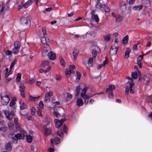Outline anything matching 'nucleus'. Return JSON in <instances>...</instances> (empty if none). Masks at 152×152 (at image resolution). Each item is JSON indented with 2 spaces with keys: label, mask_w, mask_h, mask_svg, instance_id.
Instances as JSON below:
<instances>
[{
  "label": "nucleus",
  "mask_w": 152,
  "mask_h": 152,
  "mask_svg": "<svg viewBox=\"0 0 152 152\" xmlns=\"http://www.w3.org/2000/svg\"><path fill=\"white\" fill-rule=\"evenodd\" d=\"M24 4L23 2H21V4L19 5L18 9L20 10L21 9L22 7H24Z\"/></svg>",
  "instance_id": "052dcab7"
},
{
  "label": "nucleus",
  "mask_w": 152,
  "mask_h": 152,
  "mask_svg": "<svg viewBox=\"0 0 152 152\" xmlns=\"http://www.w3.org/2000/svg\"><path fill=\"white\" fill-rule=\"evenodd\" d=\"M15 103V100L14 99H13L11 101L10 103V105L11 107L13 106L14 105Z\"/></svg>",
  "instance_id": "49530a36"
},
{
  "label": "nucleus",
  "mask_w": 152,
  "mask_h": 152,
  "mask_svg": "<svg viewBox=\"0 0 152 152\" xmlns=\"http://www.w3.org/2000/svg\"><path fill=\"white\" fill-rule=\"evenodd\" d=\"M25 86L22 83L21 84L19 88V91L20 92L21 95L23 97L25 96L24 94Z\"/></svg>",
  "instance_id": "2eb2a0df"
},
{
  "label": "nucleus",
  "mask_w": 152,
  "mask_h": 152,
  "mask_svg": "<svg viewBox=\"0 0 152 152\" xmlns=\"http://www.w3.org/2000/svg\"><path fill=\"white\" fill-rule=\"evenodd\" d=\"M32 3L31 0H28L24 4V7L27 8L28 6L31 5Z\"/></svg>",
  "instance_id": "5701e85b"
},
{
  "label": "nucleus",
  "mask_w": 152,
  "mask_h": 152,
  "mask_svg": "<svg viewBox=\"0 0 152 152\" xmlns=\"http://www.w3.org/2000/svg\"><path fill=\"white\" fill-rule=\"evenodd\" d=\"M92 55L93 58H95L97 55V52L96 49H93L92 52Z\"/></svg>",
  "instance_id": "58836bf2"
},
{
  "label": "nucleus",
  "mask_w": 152,
  "mask_h": 152,
  "mask_svg": "<svg viewBox=\"0 0 152 152\" xmlns=\"http://www.w3.org/2000/svg\"><path fill=\"white\" fill-rule=\"evenodd\" d=\"M80 90V86H78L77 87L76 90V92L77 93L76 94V96L78 95L79 94V92Z\"/></svg>",
  "instance_id": "de8ad7c7"
},
{
  "label": "nucleus",
  "mask_w": 152,
  "mask_h": 152,
  "mask_svg": "<svg viewBox=\"0 0 152 152\" xmlns=\"http://www.w3.org/2000/svg\"><path fill=\"white\" fill-rule=\"evenodd\" d=\"M59 60L61 63V65L63 67H64L65 66V62L61 56H59Z\"/></svg>",
  "instance_id": "c85d7f7f"
},
{
  "label": "nucleus",
  "mask_w": 152,
  "mask_h": 152,
  "mask_svg": "<svg viewBox=\"0 0 152 152\" xmlns=\"http://www.w3.org/2000/svg\"><path fill=\"white\" fill-rule=\"evenodd\" d=\"M108 62V60L106 59L105 60H104L103 61V63L102 64H101L102 66H104L105 64H107Z\"/></svg>",
  "instance_id": "680f3d73"
},
{
  "label": "nucleus",
  "mask_w": 152,
  "mask_h": 152,
  "mask_svg": "<svg viewBox=\"0 0 152 152\" xmlns=\"http://www.w3.org/2000/svg\"><path fill=\"white\" fill-rule=\"evenodd\" d=\"M108 93V97L109 98H111L113 97V92H109Z\"/></svg>",
  "instance_id": "13d9d810"
},
{
  "label": "nucleus",
  "mask_w": 152,
  "mask_h": 152,
  "mask_svg": "<svg viewBox=\"0 0 152 152\" xmlns=\"http://www.w3.org/2000/svg\"><path fill=\"white\" fill-rule=\"evenodd\" d=\"M41 39V42L44 44H48V43L49 42V39H47L45 36H43L42 37Z\"/></svg>",
  "instance_id": "4be33fe9"
},
{
  "label": "nucleus",
  "mask_w": 152,
  "mask_h": 152,
  "mask_svg": "<svg viewBox=\"0 0 152 152\" xmlns=\"http://www.w3.org/2000/svg\"><path fill=\"white\" fill-rule=\"evenodd\" d=\"M6 149L7 151H10L12 149V146L10 142L7 143L5 145Z\"/></svg>",
  "instance_id": "b1692460"
},
{
  "label": "nucleus",
  "mask_w": 152,
  "mask_h": 152,
  "mask_svg": "<svg viewBox=\"0 0 152 152\" xmlns=\"http://www.w3.org/2000/svg\"><path fill=\"white\" fill-rule=\"evenodd\" d=\"M88 87H85L83 89L80 94V97L84 99V104H86L88 102L89 97L86 94L87 91L88 89Z\"/></svg>",
  "instance_id": "7ed1b4c3"
},
{
  "label": "nucleus",
  "mask_w": 152,
  "mask_h": 152,
  "mask_svg": "<svg viewBox=\"0 0 152 152\" xmlns=\"http://www.w3.org/2000/svg\"><path fill=\"white\" fill-rule=\"evenodd\" d=\"M21 77V75L20 73L18 74L17 77L16 79L18 81H20Z\"/></svg>",
  "instance_id": "864d4df0"
},
{
  "label": "nucleus",
  "mask_w": 152,
  "mask_h": 152,
  "mask_svg": "<svg viewBox=\"0 0 152 152\" xmlns=\"http://www.w3.org/2000/svg\"><path fill=\"white\" fill-rule=\"evenodd\" d=\"M49 64V62L48 61H43L40 65V67L45 68L46 66H48Z\"/></svg>",
  "instance_id": "a878e982"
},
{
  "label": "nucleus",
  "mask_w": 152,
  "mask_h": 152,
  "mask_svg": "<svg viewBox=\"0 0 152 152\" xmlns=\"http://www.w3.org/2000/svg\"><path fill=\"white\" fill-rule=\"evenodd\" d=\"M128 35H126L124 37L122 40V42L124 44H126L127 43L128 41Z\"/></svg>",
  "instance_id": "7c9ffc66"
},
{
  "label": "nucleus",
  "mask_w": 152,
  "mask_h": 152,
  "mask_svg": "<svg viewBox=\"0 0 152 152\" xmlns=\"http://www.w3.org/2000/svg\"><path fill=\"white\" fill-rule=\"evenodd\" d=\"M115 88V87L113 85H110L109 86V88L107 89L106 92L107 93H108L109 92H113Z\"/></svg>",
  "instance_id": "6ab92c4d"
},
{
  "label": "nucleus",
  "mask_w": 152,
  "mask_h": 152,
  "mask_svg": "<svg viewBox=\"0 0 152 152\" xmlns=\"http://www.w3.org/2000/svg\"><path fill=\"white\" fill-rule=\"evenodd\" d=\"M57 134L60 137H63V133L61 130L58 131L57 132Z\"/></svg>",
  "instance_id": "ea45409f"
},
{
  "label": "nucleus",
  "mask_w": 152,
  "mask_h": 152,
  "mask_svg": "<svg viewBox=\"0 0 152 152\" xmlns=\"http://www.w3.org/2000/svg\"><path fill=\"white\" fill-rule=\"evenodd\" d=\"M51 144H57L60 142V139L58 137H55L50 140Z\"/></svg>",
  "instance_id": "f3484780"
},
{
  "label": "nucleus",
  "mask_w": 152,
  "mask_h": 152,
  "mask_svg": "<svg viewBox=\"0 0 152 152\" xmlns=\"http://www.w3.org/2000/svg\"><path fill=\"white\" fill-rule=\"evenodd\" d=\"M65 119H62L61 120H58L57 119L54 120V123H55L56 127H59L65 121Z\"/></svg>",
  "instance_id": "f8f14e48"
},
{
  "label": "nucleus",
  "mask_w": 152,
  "mask_h": 152,
  "mask_svg": "<svg viewBox=\"0 0 152 152\" xmlns=\"http://www.w3.org/2000/svg\"><path fill=\"white\" fill-rule=\"evenodd\" d=\"M142 5H140L133 7L132 9L134 11H139L142 9Z\"/></svg>",
  "instance_id": "412c9836"
},
{
  "label": "nucleus",
  "mask_w": 152,
  "mask_h": 152,
  "mask_svg": "<svg viewBox=\"0 0 152 152\" xmlns=\"http://www.w3.org/2000/svg\"><path fill=\"white\" fill-rule=\"evenodd\" d=\"M111 15L114 18H116V22H120L123 20V18L119 15H116L114 12H112Z\"/></svg>",
  "instance_id": "ddd939ff"
},
{
  "label": "nucleus",
  "mask_w": 152,
  "mask_h": 152,
  "mask_svg": "<svg viewBox=\"0 0 152 152\" xmlns=\"http://www.w3.org/2000/svg\"><path fill=\"white\" fill-rule=\"evenodd\" d=\"M67 96L66 98V99L67 100H69L72 97V95L71 94L69 93H68L67 94Z\"/></svg>",
  "instance_id": "3c124183"
},
{
  "label": "nucleus",
  "mask_w": 152,
  "mask_h": 152,
  "mask_svg": "<svg viewBox=\"0 0 152 152\" xmlns=\"http://www.w3.org/2000/svg\"><path fill=\"white\" fill-rule=\"evenodd\" d=\"M38 110H37V112L38 115L39 116H42V114L41 110L39 109L38 108Z\"/></svg>",
  "instance_id": "774afa93"
},
{
  "label": "nucleus",
  "mask_w": 152,
  "mask_h": 152,
  "mask_svg": "<svg viewBox=\"0 0 152 152\" xmlns=\"http://www.w3.org/2000/svg\"><path fill=\"white\" fill-rule=\"evenodd\" d=\"M44 128L45 129V136H47L50 134L51 129L50 128H47L45 125L44 126Z\"/></svg>",
  "instance_id": "aec40b11"
},
{
  "label": "nucleus",
  "mask_w": 152,
  "mask_h": 152,
  "mask_svg": "<svg viewBox=\"0 0 152 152\" xmlns=\"http://www.w3.org/2000/svg\"><path fill=\"white\" fill-rule=\"evenodd\" d=\"M76 75L77 76V79L79 80L80 79L81 76L80 73L78 71H76Z\"/></svg>",
  "instance_id": "a18cd8bd"
},
{
  "label": "nucleus",
  "mask_w": 152,
  "mask_h": 152,
  "mask_svg": "<svg viewBox=\"0 0 152 152\" xmlns=\"http://www.w3.org/2000/svg\"><path fill=\"white\" fill-rule=\"evenodd\" d=\"M39 105L40 108H43L44 107V105L43 104V102L42 101H40L39 103Z\"/></svg>",
  "instance_id": "4d7b16f0"
},
{
  "label": "nucleus",
  "mask_w": 152,
  "mask_h": 152,
  "mask_svg": "<svg viewBox=\"0 0 152 152\" xmlns=\"http://www.w3.org/2000/svg\"><path fill=\"white\" fill-rule=\"evenodd\" d=\"M147 101L148 103L151 102L152 103V96L148 97V98Z\"/></svg>",
  "instance_id": "6e6d98bb"
},
{
  "label": "nucleus",
  "mask_w": 152,
  "mask_h": 152,
  "mask_svg": "<svg viewBox=\"0 0 152 152\" xmlns=\"http://www.w3.org/2000/svg\"><path fill=\"white\" fill-rule=\"evenodd\" d=\"M12 52L9 50H7L5 52V53L7 55H10Z\"/></svg>",
  "instance_id": "338daca9"
},
{
  "label": "nucleus",
  "mask_w": 152,
  "mask_h": 152,
  "mask_svg": "<svg viewBox=\"0 0 152 152\" xmlns=\"http://www.w3.org/2000/svg\"><path fill=\"white\" fill-rule=\"evenodd\" d=\"M36 99H38V97H32L31 96H30L29 97V100L30 101H35V100Z\"/></svg>",
  "instance_id": "09e8293b"
},
{
  "label": "nucleus",
  "mask_w": 152,
  "mask_h": 152,
  "mask_svg": "<svg viewBox=\"0 0 152 152\" xmlns=\"http://www.w3.org/2000/svg\"><path fill=\"white\" fill-rule=\"evenodd\" d=\"M50 97L49 96H48L47 95H46V94H45L44 101L45 102H49L50 101Z\"/></svg>",
  "instance_id": "c03bdc74"
},
{
  "label": "nucleus",
  "mask_w": 152,
  "mask_h": 152,
  "mask_svg": "<svg viewBox=\"0 0 152 152\" xmlns=\"http://www.w3.org/2000/svg\"><path fill=\"white\" fill-rule=\"evenodd\" d=\"M7 2L6 4L3 2L2 6H0V15H3L5 12L8 9L9 7L7 4Z\"/></svg>",
  "instance_id": "0eeeda50"
},
{
  "label": "nucleus",
  "mask_w": 152,
  "mask_h": 152,
  "mask_svg": "<svg viewBox=\"0 0 152 152\" xmlns=\"http://www.w3.org/2000/svg\"><path fill=\"white\" fill-rule=\"evenodd\" d=\"M4 112L6 118L9 120H12L14 116V111L13 110L10 112L8 110H5L4 111Z\"/></svg>",
  "instance_id": "39448f33"
},
{
  "label": "nucleus",
  "mask_w": 152,
  "mask_h": 152,
  "mask_svg": "<svg viewBox=\"0 0 152 152\" xmlns=\"http://www.w3.org/2000/svg\"><path fill=\"white\" fill-rule=\"evenodd\" d=\"M105 6V4L104 2L99 1H96L95 5L96 8L98 9H101L102 8H104Z\"/></svg>",
  "instance_id": "9b49d317"
},
{
  "label": "nucleus",
  "mask_w": 152,
  "mask_h": 152,
  "mask_svg": "<svg viewBox=\"0 0 152 152\" xmlns=\"http://www.w3.org/2000/svg\"><path fill=\"white\" fill-rule=\"evenodd\" d=\"M75 66L73 65H70L69 66V69H66L65 71V74L67 77H70V74L72 73H74L75 72L73 69L75 68Z\"/></svg>",
  "instance_id": "423d86ee"
},
{
  "label": "nucleus",
  "mask_w": 152,
  "mask_h": 152,
  "mask_svg": "<svg viewBox=\"0 0 152 152\" xmlns=\"http://www.w3.org/2000/svg\"><path fill=\"white\" fill-rule=\"evenodd\" d=\"M30 17H22L20 20L21 23L23 24H28L30 22Z\"/></svg>",
  "instance_id": "1a4fd4ad"
},
{
  "label": "nucleus",
  "mask_w": 152,
  "mask_h": 152,
  "mask_svg": "<svg viewBox=\"0 0 152 152\" xmlns=\"http://www.w3.org/2000/svg\"><path fill=\"white\" fill-rule=\"evenodd\" d=\"M78 54V52L77 51L74 50L73 52V55L74 58L75 59L76 58V56Z\"/></svg>",
  "instance_id": "79ce46f5"
},
{
  "label": "nucleus",
  "mask_w": 152,
  "mask_h": 152,
  "mask_svg": "<svg viewBox=\"0 0 152 152\" xmlns=\"http://www.w3.org/2000/svg\"><path fill=\"white\" fill-rule=\"evenodd\" d=\"M77 104L79 106H81L83 105V102L82 99L81 98L78 99L77 100Z\"/></svg>",
  "instance_id": "393cba45"
},
{
  "label": "nucleus",
  "mask_w": 152,
  "mask_h": 152,
  "mask_svg": "<svg viewBox=\"0 0 152 152\" xmlns=\"http://www.w3.org/2000/svg\"><path fill=\"white\" fill-rule=\"evenodd\" d=\"M53 94L52 92L50 91L48 92V93L46 94H46V95H47L48 96L50 97L53 95Z\"/></svg>",
  "instance_id": "e2e57ef3"
},
{
  "label": "nucleus",
  "mask_w": 152,
  "mask_h": 152,
  "mask_svg": "<svg viewBox=\"0 0 152 152\" xmlns=\"http://www.w3.org/2000/svg\"><path fill=\"white\" fill-rule=\"evenodd\" d=\"M130 52V50L128 49L126 50L125 53V57L126 58H128L129 56V53Z\"/></svg>",
  "instance_id": "f704fd0d"
},
{
  "label": "nucleus",
  "mask_w": 152,
  "mask_h": 152,
  "mask_svg": "<svg viewBox=\"0 0 152 152\" xmlns=\"http://www.w3.org/2000/svg\"><path fill=\"white\" fill-rule=\"evenodd\" d=\"M20 110H23L26 108V105L23 102H20Z\"/></svg>",
  "instance_id": "c756f323"
},
{
  "label": "nucleus",
  "mask_w": 152,
  "mask_h": 152,
  "mask_svg": "<svg viewBox=\"0 0 152 152\" xmlns=\"http://www.w3.org/2000/svg\"><path fill=\"white\" fill-rule=\"evenodd\" d=\"M8 70H9L7 68H6L5 69V71H6L5 75V77H7L9 75V73L8 72Z\"/></svg>",
  "instance_id": "603ef678"
},
{
  "label": "nucleus",
  "mask_w": 152,
  "mask_h": 152,
  "mask_svg": "<svg viewBox=\"0 0 152 152\" xmlns=\"http://www.w3.org/2000/svg\"><path fill=\"white\" fill-rule=\"evenodd\" d=\"M60 108V107L57 106H56L54 107L53 108V110H54V111H57Z\"/></svg>",
  "instance_id": "0e129e2a"
},
{
  "label": "nucleus",
  "mask_w": 152,
  "mask_h": 152,
  "mask_svg": "<svg viewBox=\"0 0 152 152\" xmlns=\"http://www.w3.org/2000/svg\"><path fill=\"white\" fill-rule=\"evenodd\" d=\"M35 81L33 79L31 80H26V82L28 83H31L32 84Z\"/></svg>",
  "instance_id": "37998d69"
},
{
  "label": "nucleus",
  "mask_w": 152,
  "mask_h": 152,
  "mask_svg": "<svg viewBox=\"0 0 152 152\" xmlns=\"http://www.w3.org/2000/svg\"><path fill=\"white\" fill-rule=\"evenodd\" d=\"M31 112L32 115H34L35 114V109L34 107H32L31 108Z\"/></svg>",
  "instance_id": "bf43d9fd"
},
{
  "label": "nucleus",
  "mask_w": 152,
  "mask_h": 152,
  "mask_svg": "<svg viewBox=\"0 0 152 152\" xmlns=\"http://www.w3.org/2000/svg\"><path fill=\"white\" fill-rule=\"evenodd\" d=\"M49 59L51 60H54L56 59V54L53 52L50 51L48 55Z\"/></svg>",
  "instance_id": "4468645a"
},
{
  "label": "nucleus",
  "mask_w": 152,
  "mask_h": 152,
  "mask_svg": "<svg viewBox=\"0 0 152 152\" xmlns=\"http://www.w3.org/2000/svg\"><path fill=\"white\" fill-rule=\"evenodd\" d=\"M118 50L117 46L115 45H112L110 49V54L111 56L115 55Z\"/></svg>",
  "instance_id": "9d476101"
},
{
  "label": "nucleus",
  "mask_w": 152,
  "mask_h": 152,
  "mask_svg": "<svg viewBox=\"0 0 152 152\" xmlns=\"http://www.w3.org/2000/svg\"><path fill=\"white\" fill-rule=\"evenodd\" d=\"M143 59V56L140 55L137 58V62L139 65V68H142V61Z\"/></svg>",
  "instance_id": "dca6fc26"
},
{
  "label": "nucleus",
  "mask_w": 152,
  "mask_h": 152,
  "mask_svg": "<svg viewBox=\"0 0 152 152\" xmlns=\"http://www.w3.org/2000/svg\"><path fill=\"white\" fill-rule=\"evenodd\" d=\"M142 4L145 7H148L150 6L151 2L149 0H143Z\"/></svg>",
  "instance_id": "a211bd4d"
},
{
  "label": "nucleus",
  "mask_w": 152,
  "mask_h": 152,
  "mask_svg": "<svg viewBox=\"0 0 152 152\" xmlns=\"http://www.w3.org/2000/svg\"><path fill=\"white\" fill-rule=\"evenodd\" d=\"M42 30L43 34V36H45L46 34V31L45 28L42 27Z\"/></svg>",
  "instance_id": "8fccbe9b"
},
{
  "label": "nucleus",
  "mask_w": 152,
  "mask_h": 152,
  "mask_svg": "<svg viewBox=\"0 0 152 152\" xmlns=\"http://www.w3.org/2000/svg\"><path fill=\"white\" fill-rule=\"evenodd\" d=\"M103 37L105 41H108L110 39V34H107L105 35H104L103 36Z\"/></svg>",
  "instance_id": "72a5a7b5"
},
{
  "label": "nucleus",
  "mask_w": 152,
  "mask_h": 152,
  "mask_svg": "<svg viewBox=\"0 0 152 152\" xmlns=\"http://www.w3.org/2000/svg\"><path fill=\"white\" fill-rule=\"evenodd\" d=\"M20 133L15 134V137L12 138L13 142L15 143L17 142V139H21L25 138L27 135L25 131L19 127L18 128Z\"/></svg>",
  "instance_id": "f257e3e1"
},
{
  "label": "nucleus",
  "mask_w": 152,
  "mask_h": 152,
  "mask_svg": "<svg viewBox=\"0 0 152 152\" xmlns=\"http://www.w3.org/2000/svg\"><path fill=\"white\" fill-rule=\"evenodd\" d=\"M8 126L10 128H11L14 126V124L10 121L8 123Z\"/></svg>",
  "instance_id": "69168bd1"
},
{
  "label": "nucleus",
  "mask_w": 152,
  "mask_h": 152,
  "mask_svg": "<svg viewBox=\"0 0 152 152\" xmlns=\"http://www.w3.org/2000/svg\"><path fill=\"white\" fill-rule=\"evenodd\" d=\"M56 79L57 80L60 81L61 79V77L60 75H57L56 77Z\"/></svg>",
  "instance_id": "5fc2aeb1"
},
{
  "label": "nucleus",
  "mask_w": 152,
  "mask_h": 152,
  "mask_svg": "<svg viewBox=\"0 0 152 152\" xmlns=\"http://www.w3.org/2000/svg\"><path fill=\"white\" fill-rule=\"evenodd\" d=\"M126 78L129 80L128 82L127 85L126 86L125 94L126 95H128L129 91L131 94H133L134 93L133 87L134 85V83L130 77H127Z\"/></svg>",
  "instance_id": "f03ea898"
},
{
  "label": "nucleus",
  "mask_w": 152,
  "mask_h": 152,
  "mask_svg": "<svg viewBox=\"0 0 152 152\" xmlns=\"http://www.w3.org/2000/svg\"><path fill=\"white\" fill-rule=\"evenodd\" d=\"M19 50V49L14 48L13 49H12V52L13 54H16L18 52Z\"/></svg>",
  "instance_id": "4c0bfd02"
},
{
  "label": "nucleus",
  "mask_w": 152,
  "mask_h": 152,
  "mask_svg": "<svg viewBox=\"0 0 152 152\" xmlns=\"http://www.w3.org/2000/svg\"><path fill=\"white\" fill-rule=\"evenodd\" d=\"M53 113L54 115L57 118H59L60 116V115L59 113L56 111H53Z\"/></svg>",
  "instance_id": "a19ab883"
},
{
  "label": "nucleus",
  "mask_w": 152,
  "mask_h": 152,
  "mask_svg": "<svg viewBox=\"0 0 152 152\" xmlns=\"http://www.w3.org/2000/svg\"><path fill=\"white\" fill-rule=\"evenodd\" d=\"M93 20H94L97 23H98L99 19L98 15L96 14L91 16Z\"/></svg>",
  "instance_id": "cd10ccee"
},
{
  "label": "nucleus",
  "mask_w": 152,
  "mask_h": 152,
  "mask_svg": "<svg viewBox=\"0 0 152 152\" xmlns=\"http://www.w3.org/2000/svg\"><path fill=\"white\" fill-rule=\"evenodd\" d=\"M104 10L106 15L108 16L110 13V8L108 7H105V8L104 9Z\"/></svg>",
  "instance_id": "e433bc0d"
},
{
  "label": "nucleus",
  "mask_w": 152,
  "mask_h": 152,
  "mask_svg": "<svg viewBox=\"0 0 152 152\" xmlns=\"http://www.w3.org/2000/svg\"><path fill=\"white\" fill-rule=\"evenodd\" d=\"M14 48L19 50L20 46V43L18 41H15L14 43Z\"/></svg>",
  "instance_id": "bb28decb"
},
{
  "label": "nucleus",
  "mask_w": 152,
  "mask_h": 152,
  "mask_svg": "<svg viewBox=\"0 0 152 152\" xmlns=\"http://www.w3.org/2000/svg\"><path fill=\"white\" fill-rule=\"evenodd\" d=\"M131 77L132 78L136 79L137 77V74L136 72H134L131 74Z\"/></svg>",
  "instance_id": "c9c22d12"
},
{
  "label": "nucleus",
  "mask_w": 152,
  "mask_h": 152,
  "mask_svg": "<svg viewBox=\"0 0 152 152\" xmlns=\"http://www.w3.org/2000/svg\"><path fill=\"white\" fill-rule=\"evenodd\" d=\"M1 103L4 105L8 104L10 100V95L6 94H2L1 95Z\"/></svg>",
  "instance_id": "20e7f679"
},
{
  "label": "nucleus",
  "mask_w": 152,
  "mask_h": 152,
  "mask_svg": "<svg viewBox=\"0 0 152 152\" xmlns=\"http://www.w3.org/2000/svg\"><path fill=\"white\" fill-rule=\"evenodd\" d=\"M26 135L27 136L26 137V140L27 142L29 143L31 142L32 140V137L29 135H27V134L26 136Z\"/></svg>",
  "instance_id": "2f4dec72"
},
{
  "label": "nucleus",
  "mask_w": 152,
  "mask_h": 152,
  "mask_svg": "<svg viewBox=\"0 0 152 152\" xmlns=\"http://www.w3.org/2000/svg\"><path fill=\"white\" fill-rule=\"evenodd\" d=\"M152 78V76L150 74H146L143 78V82L145 85H147L149 81Z\"/></svg>",
  "instance_id": "6e6552de"
},
{
  "label": "nucleus",
  "mask_w": 152,
  "mask_h": 152,
  "mask_svg": "<svg viewBox=\"0 0 152 152\" xmlns=\"http://www.w3.org/2000/svg\"><path fill=\"white\" fill-rule=\"evenodd\" d=\"M93 60V58L92 57H90L89 59L88 63L89 66H92L93 64V62L92 61Z\"/></svg>",
  "instance_id": "473e14b6"
}]
</instances>
